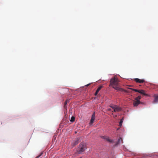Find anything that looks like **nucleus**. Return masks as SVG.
I'll list each match as a JSON object with an SVG mask.
<instances>
[{"mask_svg": "<svg viewBox=\"0 0 158 158\" xmlns=\"http://www.w3.org/2000/svg\"><path fill=\"white\" fill-rule=\"evenodd\" d=\"M141 102L139 100H134L133 101V105L134 106H137Z\"/></svg>", "mask_w": 158, "mask_h": 158, "instance_id": "nucleus-6", "label": "nucleus"}, {"mask_svg": "<svg viewBox=\"0 0 158 158\" xmlns=\"http://www.w3.org/2000/svg\"><path fill=\"white\" fill-rule=\"evenodd\" d=\"M141 98V97L140 96H139L137 97L136 98H135V100H139Z\"/></svg>", "mask_w": 158, "mask_h": 158, "instance_id": "nucleus-16", "label": "nucleus"}, {"mask_svg": "<svg viewBox=\"0 0 158 158\" xmlns=\"http://www.w3.org/2000/svg\"><path fill=\"white\" fill-rule=\"evenodd\" d=\"M122 141V139L120 138L118 139V140L117 141L115 144V145H117L120 143Z\"/></svg>", "mask_w": 158, "mask_h": 158, "instance_id": "nucleus-10", "label": "nucleus"}, {"mask_svg": "<svg viewBox=\"0 0 158 158\" xmlns=\"http://www.w3.org/2000/svg\"><path fill=\"white\" fill-rule=\"evenodd\" d=\"M79 158H82L81 157H80Z\"/></svg>", "mask_w": 158, "mask_h": 158, "instance_id": "nucleus-24", "label": "nucleus"}, {"mask_svg": "<svg viewBox=\"0 0 158 158\" xmlns=\"http://www.w3.org/2000/svg\"><path fill=\"white\" fill-rule=\"evenodd\" d=\"M42 154L43 153H41L39 155L37 156L35 158H39L41 156Z\"/></svg>", "mask_w": 158, "mask_h": 158, "instance_id": "nucleus-18", "label": "nucleus"}, {"mask_svg": "<svg viewBox=\"0 0 158 158\" xmlns=\"http://www.w3.org/2000/svg\"><path fill=\"white\" fill-rule=\"evenodd\" d=\"M123 118L120 121V122L119 123V125L120 126H121L122 125V123H123Z\"/></svg>", "mask_w": 158, "mask_h": 158, "instance_id": "nucleus-14", "label": "nucleus"}, {"mask_svg": "<svg viewBox=\"0 0 158 158\" xmlns=\"http://www.w3.org/2000/svg\"><path fill=\"white\" fill-rule=\"evenodd\" d=\"M98 92H97V91H96V92L94 94L95 95V96L97 95V94H98Z\"/></svg>", "mask_w": 158, "mask_h": 158, "instance_id": "nucleus-20", "label": "nucleus"}, {"mask_svg": "<svg viewBox=\"0 0 158 158\" xmlns=\"http://www.w3.org/2000/svg\"><path fill=\"white\" fill-rule=\"evenodd\" d=\"M138 92L140 93L141 94H143V95L145 96H148V94H146L144 92V91L143 90L139 89V91Z\"/></svg>", "mask_w": 158, "mask_h": 158, "instance_id": "nucleus-9", "label": "nucleus"}, {"mask_svg": "<svg viewBox=\"0 0 158 158\" xmlns=\"http://www.w3.org/2000/svg\"><path fill=\"white\" fill-rule=\"evenodd\" d=\"M87 148L86 143L84 142H81L79 145L77 150V152L79 154H82Z\"/></svg>", "mask_w": 158, "mask_h": 158, "instance_id": "nucleus-2", "label": "nucleus"}, {"mask_svg": "<svg viewBox=\"0 0 158 158\" xmlns=\"http://www.w3.org/2000/svg\"><path fill=\"white\" fill-rule=\"evenodd\" d=\"M154 100L153 101V102L154 103H157L158 102V95H154Z\"/></svg>", "mask_w": 158, "mask_h": 158, "instance_id": "nucleus-8", "label": "nucleus"}, {"mask_svg": "<svg viewBox=\"0 0 158 158\" xmlns=\"http://www.w3.org/2000/svg\"><path fill=\"white\" fill-rule=\"evenodd\" d=\"M90 85V84H88L86 85L87 86H88Z\"/></svg>", "mask_w": 158, "mask_h": 158, "instance_id": "nucleus-22", "label": "nucleus"}, {"mask_svg": "<svg viewBox=\"0 0 158 158\" xmlns=\"http://www.w3.org/2000/svg\"><path fill=\"white\" fill-rule=\"evenodd\" d=\"M69 100H66L64 103V108L65 109L66 108V105L67 104V103L69 102Z\"/></svg>", "mask_w": 158, "mask_h": 158, "instance_id": "nucleus-12", "label": "nucleus"}, {"mask_svg": "<svg viewBox=\"0 0 158 158\" xmlns=\"http://www.w3.org/2000/svg\"><path fill=\"white\" fill-rule=\"evenodd\" d=\"M112 114L113 115V116L114 118H116L117 117V115H114L113 113Z\"/></svg>", "mask_w": 158, "mask_h": 158, "instance_id": "nucleus-19", "label": "nucleus"}, {"mask_svg": "<svg viewBox=\"0 0 158 158\" xmlns=\"http://www.w3.org/2000/svg\"><path fill=\"white\" fill-rule=\"evenodd\" d=\"M102 86H99L98 88L97 89L96 91L97 92H99V91L102 88Z\"/></svg>", "mask_w": 158, "mask_h": 158, "instance_id": "nucleus-13", "label": "nucleus"}, {"mask_svg": "<svg viewBox=\"0 0 158 158\" xmlns=\"http://www.w3.org/2000/svg\"><path fill=\"white\" fill-rule=\"evenodd\" d=\"M110 85L112 86L113 88L115 89L119 90L122 89L118 87V79L115 77H114L111 79Z\"/></svg>", "mask_w": 158, "mask_h": 158, "instance_id": "nucleus-1", "label": "nucleus"}, {"mask_svg": "<svg viewBox=\"0 0 158 158\" xmlns=\"http://www.w3.org/2000/svg\"><path fill=\"white\" fill-rule=\"evenodd\" d=\"M114 112V111H113L112 112Z\"/></svg>", "mask_w": 158, "mask_h": 158, "instance_id": "nucleus-23", "label": "nucleus"}, {"mask_svg": "<svg viewBox=\"0 0 158 158\" xmlns=\"http://www.w3.org/2000/svg\"><path fill=\"white\" fill-rule=\"evenodd\" d=\"M95 113L94 112L92 115L91 118L90 120V123H89V124H90L91 125L93 123L95 119Z\"/></svg>", "mask_w": 158, "mask_h": 158, "instance_id": "nucleus-5", "label": "nucleus"}, {"mask_svg": "<svg viewBox=\"0 0 158 158\" xmlns=\"http://www.w3.org/2000/svg\"><path fill=\"white\" fill-rule=\"evenodd\" d=\"M130 89L135 92H138L139 91V89H132V88H130Z\"/></svg>", "mask_w": 158, "mask_h": 158, "instance_id": "nucleus-17", "label": "nucleus"}, {"mask_svg": "<svg viewBox=\"0 0 158 158\" xmlns=\"http://www.w3.org/2000/svg\"><path fill=\"white\" fill-rule=\"evenodd\" d=\"M134 80L137 83H143L145 82L143 79L140 80L139 78H135L134 79Z\"/></svg>", "mask_w": 158, "mask_h": 158, "instance_id": "nucleus-7", "label": "nucleus"}, {"mask_svg": "<svg viewBox=\"0 0 158 158\" xmlns=\"http://www.w3.org/2000/svg\"><path fill=\"white\" fill-rule=\"evenodd\" d=\"M110 107L114 110V112H118L121 110V108L120 107L116 105L113 106L111 105Z\"/></svg>", "mask_w": 158, "mask_h": 158, "instance_id": "nucleus-3", "label": "nucleus"}, {"mask_svg": "<svg viewBox=\"0 0 158 158\" xmlns=\"http://www.w3.org/2000/svg\"><path fill=\"white\" fill-rule=\"evenodd\" d=\"M101 137L106 140V141L110 143H112L113 142V140L112 139H110L107 136H101Z\"/></svg>", "mask_w": 158, "mask_h": 158, "instance_id": "nucleus-4", "label": "nucleus"}, {"mask_svg": "<svg viewBox=\"0 0 158 158\" xmlns=\"http://www.w3.org/2000/svg\"><path fill=\"white\" fill-rule=\"evenodd\" d=\"M75 117L73 116H72L71 118L70 121L72 122H73L75 120Z\"/></svg>", "mask_w": 158, "mask_h": 158, "instance_id": "nucleus-15", "label": "nucleus"}, {"mask_svg": "<svg viewBox=\"0 0 158 158\" xmlns=\"http://www.w3.org/2000/svg\"><path fill=\"white\" fill-rule=\"evenodd\" d=\"M108 111H111V109L110 108H109V109H108Z\"/></svg>", "mask_w": 158, "mask_h": 158, "instance_id": "nucleus-21", "label": "nucleus"}, {"mask_svg": "<svg viewBox=\"0 0 158 158\" xmlns=\"http://www.w3.org/2000/svg\"><path fill=\"white\" fill-rule=\"evenodd\" d=\"M79 139H77L76 140L75 142L74 143V146H75L77 144L79 143Z\"/></svg>", "mask_w": 158, "mask_h": 158, "instance_id": "nucleus-11", "label": "nucleus"}]
</instances>
